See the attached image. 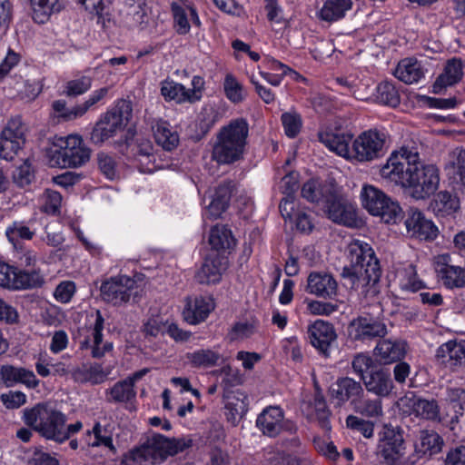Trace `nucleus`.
<instances>
[{
    "label": "nucleus",
    "mask_w": 465,
    "mask_h": 465,
    "mask_svg": "<svg viewBox=\"0 0 465 465\" xmlns=\"http://www.w3.org/2000/svg\"><path fill=\"white\" fill-rule=\"evenodd\" d=\"M381 176L405 189L415 200H425L434 194L440 184L439 169L420 161L414 148L401 147L391 153L380 170Z\"/></svg>",
    "instance_id": "f257e3e1"
},
{
    "label": "nucleus",
    "mask_w": 465,
    "mask_h": 465,
    "mask_svg": "<svg viewBox=\"0 0 465 465\" xmlns=\"http://www.w3.org/2000/svg\"><path fill=\"white\" fill-rule=\"evenodd\" d=\"M350 265L345 266L341 277L352 289L374 286L380 282L381 269L372 247L366 242L355 239L347 246Z\"/></svg>",
    "instance_id": "f03ea898"
},
{
    "label": "nucleus",
    "mask_w": 465,
    "mask_h": 465,
    "mask_svg": "<svg viewBox=\"0 0 465 465\" xmlns=\"http://www.w3.org/2000/svg\"><path fill=\"white\" fill-rule=\"evenodd\" d=\"M83 423L67 424V417L48 403H38L31 408V429L43 438L63 443L81 430Z\"/></svg>",
    "instance_id": "7ed1b4c3"
},
{
    "label": "nucleus",
    "mask_w": 465,
    "mask_h": 465,
    "mask_svg": "<svg viewBox=\"0 0 465 465\" xmlns=\"http://www.w3.org/2000/svg\"><path fill=\"white\" fill-rule=\"evenodd\" d=\"M249 124L244 118L232 120L221 128L212 151V159L220 164L241 160L247 145Z\"/></svg>",
    "instance_id": "20e7f679"
},
{
    "label": "nucleus",
    "mask_w": 465,
    "mask_h": 465,
    "mask_svg": "<svg viewBox=\"0 0 465 465\" xmlns=\"http://www.w3.org/2000/svg\"><path fill=\"white\" fill-rule=\"evenodd\" d=\"M91 156V150L79 135L60 137L46 150V157L51 167L79 168L84 165Z\"/></svg>",
    "instance_id": "39448f33"
},
{
    "label": "nucleus",
    "mask_w": 465,
    "mask_h": 465,
    "mask_svg": "<svg viewBox=\"0 0 465 465\" xmlns=\"http://www.w3.org/2000/svg\"><path fill=\"white\" fill-rule=\"evenodd\" d=\"M140 446L149 460V464L154 465L191 448L193 440L189 437L168 438L160 433H153Z\"/></svg>",
    "instance_id": "423d86ee"
},
{
    "label": "nucleus",
    "mask_w": 465,
    "mask_h": 465,
    "mask_svg": "<svg viewBox=\"0 0 465 465\" xmlns=\"http://www.w3.org/2000/svg\"><path fill=\"white\" fill-rule=\"evenodd\" d=\"M26 127L20 116L11 118L0 134V158L13 161L23 150L25 143Z\"/></svg>",
    "instance_id": "0eeeda50"
},
{
    "label": "nucleus",
    "mask_w": 465,
    "mask_h": 465,
    "mask_svg": "<svg viewBox=\"0 0 465 465\" xmlns=\"http://www.w3.org/2000/svg\"><path fill=\"white\" fill-rule=\"evenodd\" d=\"M323 210L328 218L335 223L351 228H358L361 224L355 206L338 193L337 187L327 198Z\"/></svg>",
    "instance_id": "6e6552de"
},
{
    "label": "nucleus",
    "mask_w": 465,
    "mask_h": 465,
    "mask_svg": "<svg viewBox=\"0 0 465 465\" xmlns=\"http://www.w3.org/2000/svg\"><path fill=\"white\" fill-rule=\"evenodd\" d=\"M136 282L126 275L111 277L102 282L100 287L103 301L114 306L127 303L133 294L136 293Z\"/></svg>",
    "instance_id": "1a4fd4ad"
},
{
    "label": "nucleus",
    "mask_w": 465,
    "mask_h": 465,
    "mask_svg": "<svg viewBox=\"0 0 465 465\" xmlns=\"http://www.w3.org/2000/svg\"><path fill=\"white\" fill-rule=\"evenodd\" d=\"M348 333L354 341H368L376 338H384L388 329L383 317L363 313L350 322Z\"/></svg>",
    "instance_id": "9d476101"
},
{
    "label": "nucleus",
    "mask_w": 465,
    "mask_h": 465,
    "mask_svg": "<svg viewBox=\"0 0 465 465\" xmlns=\"http://www.w3.org/2000/svg\"><path fill=\"white\" fill-rule=\"evenodd\" d=\"M384 136L377 131L369 130L361 134L351 145V157L358 162H371L382 155Z\"/></svg>",
    "instance_id": "9b49d317"
},
{
    "label": "nucleus",
    "mask_w": 465,
    "mask_h": 465,
    "mask_svg": "<svg viewBox=\"0 0 465 465\" xmlns=\"http://www.w3.org/2000/svg\"><path fill=\"white\" fill-rule=\"evenodd\" d=\"M404 450L405 443L401 429L385 426L380 434L377 455L381 457L387 465H394L404 455Z\"/></svg>",
    "instance_id": "f8f14e48"
},
{
    "label": "nucleus",
    "mask_w": 465,
    "mask_h": 465,
    "mask_svg": "<svg viewBox=\"0 0 465 465\" xmlns=\"http://www.w3.org/2000/svg\"><path fill=\"white\" fill-rule=\"evenodd\" d=\"M5 235L14 249V258L19 266L29 265V252L25 242L29 241V227L23 222H13L5 230Z\"/></svg>",
    "instance_id": "ddd939ff"
},
{
    "label": "nucleus",
    "mask_w": 465,
    "mask_h": 465,
    "mask_svg": "<svg viewBox=\"0 0 465 465\" xmlns=\"http://www.w3.org/2000/svg\"><path fill=\"white\" fill-rule=\"evenodd\" d=\"M363 387L360 381L350 377L339 378L330 388V399L336 407H341L348 401L352 402L363 395Z\"/></svg>",
    "instance_id": "4468645a"
},
{
    "label": "nucleus",
    "mask_w": 465,
    "mask_h": 465,
    "mask_svg": "<svg viewBox=\"0 0 465 465\" xmlns=\"http://www.w3.org/2000/svg\"><path fill=\"white\" fill-rule=\"evenodd\" d=\"M311 344L324 356H329L331 344L337 339L333 325L323 320H317L308 327Z\"/></svg>",
    "instance_id": "2eb2a0df"
},
{
    "label": "nucleus",
    "mask_w": 465,
    "mask_h": 465,
    "mask_svg": "<svg viewBox=\"0 0 465 465\" xmlns=\"http://www.w3.org/2000/svg\"><path fill=\"white\" fill-rule=\"evenodd\" d=\"M407 231L412 237L420 240L431 241L438 235L437 226L425 218L424 214L417 209H410L405 220Z\"/></svg>",
    "instance_id": "dca6fc26"
},
{
    "label": "nucleus",
    "mask_w": 465,
    "mask_h": 465,
    "mask_svg": "<svg viewBox=\"0 0 465 465\" xmlns=\"http://www.w3.org/2000/svg\"><path fill=\"white\" fill-rule=\"evenodd\" d=\"M362 383L368 392L380 398L388 397L394 389L391 372L381 367L371 370Z\"/></svg>",
    "instance_id": "f3484780"
},
{
    "label": "nucleus",
    "mask_w": 465,
    "mask_h": 465,
    "mask_svg": "<svg viewBox=\"0 0 465 465\" xmlns=\"http://www.w3.org/2000/svg\"><path fill=\"white\" fill-rule=\"evenodd\" d=\"M306 291L324 299H332L337 295L338 284L331 274L312 272L307 278Z\"/></svg>",
    "instance_id": "a211bd4d"
},
{
    "label": "nucleus",
    "mask_w": 465,
    "mask_h": 465,
    "mask_svg": "<svg viewBox=\"0 0 465 465\" xmlns=\"http://www.w3.org/2000/svg\"><path fill=\"white\" fill-rule=\"evenodd\" d=\"M226 264L225 258L219 253L209 254L195 274L197 282L200 284L219 282L222 272L226 269Z\"/></svg>",
    "instance_id": "6ab92c4d"
},
{
    "label": "nucleus",
    "mask_w": 465,
    "mask_h": 465,
    "mask_svg": "<svg viewBox=\"0 0 465 465\" xmlns=\"http://www.w3.org/2000/svg\"><path fill=\"white\" fill-rule=\"evenodd\" d=\"M0 286L12 290H25L29 287V273L5 262H0Z\"/></svg>",
    "instance_id": "aec40b11"
},
{
    "label": "nucleus",
    "mask_w": 465,
    "mask_h": 465,
    "mask_svg": "<svg viewBox=\"0 0 465 465\" xmlns=\"http://www.w3.org/2000/svg\"><path fill=\"white\" fill-rule=\"evenodd\" d=\"M407 343L401 340H380L373 350L374 356L383 364H391L404 358Z\"/></svg>",
    "instance_id": "412c9836"
},
{
    "label": "nucleus",
    "mask_w": 465,
    "mask_h": 465,
    "mask_svg": "<svg viewBox=\"0 0 465 465\" xmlns=\"http://www.w3.org/2000/svg\"><path fill=\"white\" fill-rule=\"evenodd\" d=\"M437 361L451 371L465 364V347L455 341L440 345L436 353Z\"/></svg>",
    "instance_id": "4be33fe9"
},
{
    "label": "nucleus",
    "mask_w": 465,
    "mask_h": 465,
    "mask_svg": "<svg viewBox=\"0 0 465 465\" xmlns=\"http://www.w3.org/2000/svg\"><path fill=\"white\" fill-rule=\"evenodd\" d=\"M444 171L451 183L465 186V149L458 147L448 153Z\"/></svg>",
    "instance_id": "5701e85b"
},
{
    "label": "nucleus",
    "mask_w": 465,
    "mask_h": 465,
    "mask_svg": "<svg viewBox=\"0 0 465 465\" xmlns=\"http://www.w3.org/2000/svg\"><path fill=\"white\" fill-rule=\"evenodd\" d=\"M301 408L309 419H316L322 429L326 430H331L329 420L330 411L322 394L317 393L313 397L304 400Z\"/></svg>",
    "instance_id": "b1692460"
},
{
    "label": "nucleus",
    "mask_w": 465,
    "mask_h": 465,
    "mask_svg": "<svg viewBox=\"0 0 465 465\" xmlns=\"http://www.w3.org/2000/svg\"><path fill=\"white\" fill-rule=\"evenodd\" d=\"M104 325V319L102 315V312L97 310L95 312V321L93 326L92 336H93V344H90V340L88 338L84 339L80 342L81 349H87L89 347L92 348L91 354L94 358H101L106 352L113 350L112 342H104L102 346L103 342V330Z\"/></svg>",
    "instance_id": "393cba45"
},
{
    "label": "nucleus",
    "mask_w": 465,
    "mask_h": 465,
    "mask_svg": "<svg viewBox=\"0 0 465 465\" xmlns=\"http://www.w3.org/2000/svg\"><path fill=\"white\" fill-rule=\"evenodd\" d=\"M460 207V199L456 193L449 191H440L434 194L429 209L438 217H448L456 213Z\"/></svg>",
    "instance_id": "a878e982"
},
{
    "label": "nucleus",
    "mask_w": 465,
    "mask_h": 465,
    "mask_svg": "<svg viewBox=\"0 0 465 465\" xmlns=\"http://www.w3.org/2000/svg\"><path fill=\"white\" fill-rule=\"evenodd\" d=\"M319 140L338 155L345 158L351 157L350 143L352 141V134L340 131L321 132Z\"/></svg>",
    "instance_id": "bb28decb"
},
{
    "label": "nucleus",
    "mask_w": 465,
    "mask_h": 465,
    "mask_svg": "<svg viewBox=\"0 0 465 465\" xmlns=\"http://www.w3.org/2000/svg\"><path fill=\"white\" fill-rule=\"evenodd\" d=\"M283 412L279 407L270 406L256 420L257 427L264 435L277 436L282 430Z\"/></svg>",
    "instance_id": "cd10ccee"
},
{
    "label": "nucleus",
    "mask_w": 465,
    "mask_h": 465,
    "mask_svg": "<svg viewBox=\"0 0 465 465\" xmlns=\"http://www.w3.org/2000/svg\"><path fill=\"white\" fill-rule=\"evenodd\" d=\"M411 413L416 417L435 420L439 418L440 409L435 400H426L416 395L405 396L402 400Z\"/></svg>",
    "instance_id": "c85d7f7f"
},
{
    "label": "nucleus",
    "mask_w": 465,
    "mask_h": 465,
    "mask_svg": "<svg viewBox=\"0 0 465 465\" xmlns=\"http://www.w3.org/2000/svg\"><path fill=\"white\" fill-rule=\"evenodd\" d=\"M213 309L212 299L199 296L193 300L188 299L183 314L188 323L197 324L203 322Z\"/></svg>",
    "instance_id": "c756f323"
},
{
    "label": "nucleus",
    "mask_w": 465,
    "mask_h": 465,
    "mask_svg": "<svg viewBox=\"0 0 465 465\" xmlns=\"http://www.w3.org/2000/svg\"><path fill=\"white\" fill-rule=\"evenodd\" d=\"M336 185L333 183L321 182L317 179H311L303 183L302 196L311 203H326Z\"/></svg>",
    "instance_id": "7c9ffc66"
},
{
    "label": "nucleus",
    "mask_w": 465,
    "mask_h": 465,
    "mask_svg": "<svg viewBox=\"0 0 465 465\" xmlns=\"http://www.w3.org/2000/svg\"><path fill=\"white\" fill-rule=\"evenodd\" d=\"M394 75L400 81L411 84L419 82L424 76V70L416 59L405 58L399 62Z\"/></svg>",
    "instance_id": "2f4dec72"
},
{
    "label": "nucleus",
    "mask_w": 465,
    "mask_h": 465,
    "mask_svg": "<svg viewBox=\"0 0 465 465\" xmlns=\"http://www.w3.org/2000/svg\"><path fill=\"white\" fill-rule=\"evenodd\" d=\"M109 371H104L101 364H82L75 368L74 377L75 381L81 383L101 384L109 375Z\"/></svg>",
    "instance_id": "473e14b6"
},
{
    "label": "nucleus",
    "mask_w": 465,
    "mask_h": 465,
    "mask_svg": "<svg viewBox=\"0 0 465 465\" xmlns=\"http://www.w3.org/2000/svg\"><path fill=\"white\" fill-rule=\"evenodd\" d=\"M444 446L443 438L434 430H422L420 435V443L416 444L415 450L422 456L431 457L440 453Z\"/></svg>",
    "instance_id": "72a5a7b5"
},
{
    "label": "nucleus",
    "mask_w": 465,
    "mask_h": 465,
    "mask_svg": "<svg viewBox=\"0 0 465 465\" xmlns=\"http://www.w3.org/2000/svg\"><path fill=\"white\" fill-rule=\"evenodd\" d=\"M248 405L249 399L244 392L239 390L230 392L225 404L228 420L235 424L247 412Z\"/></svg>",
    "instance_id": "f704fd0d"
},
{
    "label": "nucleus",
    "mask_w": 465,
    "mask_h": 465,
    "mask_svg": "<svg viewBox=\"0 0 465 465\" xmlns=\"http://www.w3.org/2000/svg\"><path fill=\"white\" fill-rule=\"evenodd\" d=\"M152 130L157 144L166 151H172L179 143V136L176 132H173L169 124L163 120H157L153 125Z\"/></svg>",
    "instance_id": "c9c22d12"
},
{
    "label": "nucleus",
    "mask_w": 465,
    "mask_h": 465,
    "mask_svg": "<svg viewBox=\"0 0 465 465\" xmlns=\"http://www.w3.org/2000/svg\"><path fill=\"white\" fill-rule=\"evenodd\" d=\"M438 277L450 289L461 288L465 285V269L443 263L436 269Z\"/></svg>",
    "instance_id": "e433bc0d"
},
{
    "label": "nucleus",
    "mask_w": 465,
    "mask_h": 465,
    "mask_svg": "<svg viewBox=\"0 0 465 465\" xmlns=\"http://www.w3.org/2000/svg\"><path fill=\"white\" fill-rule=\"evenodd\" d=\"M122 129L123 128L110 117V114H104L95 124L91 133V140L95 144H102L104 141L114 136L115 134Z\"/></svg>",
    "instance_id": "4c0bfd02"
},
{
    "label": "nucleus",
    "mask_w": 465,
    "mask_h": 465,
    "mask_svg": "<svg viewBox=\"0 0 465 465\" xmlns=\"http://www.w3.org/2000/svg\"><path fill=\"white\" fill-rule=\"evenodd\" d=\"M352 409L364 417L378 418L382 415V401L380 397L372 399L363 391V395L353 401Z\"/></svg>",
    "instance_id": "58836bf2"
},
{
    "label": "nucleus",
    "mask_w": 465,
    "mask_h": 465,
    "mask_svg": "<svg viewBox=\"0 0 465 465\" xmlns=\"http://www.w3.org/2000/svg\"><path fill=\"white\" fill-rule=\"evenodd\" d=\"M462 77L461 62L457 59L450 60L441 74L433 84L434 92L437 93L444 87L458 83Z\"/></svg>",
    "instance_id": "ea45409f"
},
{
    "label": "nucleus",
    "mask_w": 465,
    "mask_h": 465,
    "mask_svg": "<svg viewBox=\"0 0 465 465\" xmlns=\"http://www.w3.org/2000/svg\"><path fill=\"white\" fill-rule=\"evenodd\" d=\"M387 198L383 192L371 185L364 186L361 192L362 205L371 214L380 213Z\"/></svg>",
    "instance_id": "a19ab883"
},
{
    "label": "nucleus",
    "mask_w": 465,
    "mask_h": 465,
    "mask_svg": "<svg viewBox=\"0 0 465 465\" xmlns=\"http://www.w3.org/2000/svg\"><path fill=\"white\" fill-rule=\"evenodd\" d=\"M109 92V87H102L93 92V94L81 104L73 107L66 114H64L66 121L74 120L83 116L89 109L101 102Z\"/></svg>",
    "instance_id": "79ce46f5"
},
{
    "label": "nucleus",
    "mask_w": 465,
    "mask_h": 465,
    "mask_svg": "<svg viewBox=\"0 0 465 465\" xmlns=\"http://www.w3.org/2000/svg\"><path fill=\"white\" fill-rule=\"evenodd\" d=\"M105 394L109 396L107 398L109 402H127L135 397L136 392L132 381L126 378L117 381L105 391Z\"/></svg>",
    "instance_id": "37998d69"
},
{
    "label": "nucleus",
    "mask_w": 465,
    "mask_h": 465,
    "mask_svg": "<svg viewBox=\"0 0 465 465\" xmlns=\"http://www.w3.org/2000/svg\"><path fill=\"white\" fill-rule=\"evenodd\" d=\"M185 358L194 368H210L218 364L221 355L210 349H201L186 353Z\"/></svg>",
    "instance_id": "c03bdc74"
},
{
    "label": "nucleus",
    "mask_w": 465,
    "mask_h": 465,
    "mask_svg": "<svg viewBox=\"0 0 465 465\" xmlns=\"http://www.w3.org/2000/svg\"><path fill=\"white\" fill-rule=\"evenodd\" d=\"M351 5V0H326L320 12L321 18L328 22L336 21L343 17Z\"/></svg>",
    "instance_id": "a18cd8bd"
},
{
    "label": "nucleus",
    "mask_w": 465,
    "mask_h": 465,
    "mask_svg": "<svg viewBox=\"0 0 465 465\" xmlns=\"http://www.w3.org/2000/svg\"><path fill=\"white\" fill-rule=\"evenodd\" d=\"M209 243L216 251L230 250L235 245V240L227 227L216 225L210 232Z\"/></svg>",
    "instance_id": "49530a36"
},
{
    "label": "nucleus",
    "mask_w": 465,
    "mask_h": 465,
    "mask_svg": "<svg viewBox=\"0 0 465 465\" xmlns=\"http://www.w3.org/2000/svg\"><path fill=\"white\" fill-rule=\"evenodd\" d=\"M33 2L35 4L33 6L32 18L38 24L45 23L53 13L60 9L57 0H31V4Z\"/></svg>",
    "instance_id": "de8ad7c7"
},
{
    "label": "nucleus",
    "mask_w": 465,
    "mask_h": 465,
    "mask_svg": "<svg viewBox=\"0 0 465 465\" xmlns=\"http://www.w3.org/2000/svg\"><path fill=\"white\" fill-rule=\"evenodd\" d=\"M161 93L166 100H174L179 104L191 103L187 88L173 81L163 82Z\"/></svg>",
    "instance_id": "09e8293b"
},
{
    "label": "nucleus",
    "mask_w": 465,
    "mask_h": 465,
    "mask_svg": "<svg viewBox=\"0 0 465 465\" xmlns=\"http://www.w3.org/2000/svg\"><path fill=\"white\" fill-rule=\"evenodd\" d=\"M94 434V441L88 442L90 447H106L112 451H115V448L113 443L112 432L109 430L107 426H102L100 422H95L92 430L88 431V435Z\"/></svg>",
    "instance_id": "8fccbe9b"
},
{
    "label": "nucleus",
    "mask_w": 465,
    "mask_h": 465,
    "mask_svg": "<svg viewBox=\"0 0 465 465\" xmlns=\"http://www.w3.org/2000/svg\"><path fill=\"white\" fill-rule=\"evenodd\" d=\"M105 114H110V117L124 129L128 124L133 115L132 103L131 101L121 99L111 111Z\"/></svg>",
    "instance_id": "3c124183"
},
{
    "label": "nucleus",
    "mask_w": 465,
    "mask_h": 465,
    "mask_svg": "<svg viewBox=\"0 0 465 465\" xmlns=\"http://www.w3.org/2000/svg\"><path fill=\"white\" fill-rule=\"evenodd\" d=\"M377 100L386 105L392 107L400 104V94L398 90L390 82H382L377 87Z\"/></svg>",
    "instance_id": "603ef678"
},
{
    "label": "nucleus",
    "mask_w": 465,
    "mask_h": 465,
    "mask_svg": "<svg viewBox=\"0 0 465 465\" xmlns=\"http://www.w3.org/2000/svg\"><path fill=\"white\" fill-rule=\"evenodd\" d=\"M400 285L406 291L416 292L422 288V282L417 278L416 267L413 264L407 265L399 272Z\"/></svg>",
    "instance_id": "864d4df0"
},
{
    "label": "nucleus",
    "mask_w": 465,
    "mask_h": 465,
    "mask_svg": "<svg viewBox=\"0 0 465 465\" xmlns=\"http://www.w3.org/2000/svg\"><path fill=\"white\" fill-rule=\"evenodd\" d=\"M223 89L226 97L233 104H239L245 98L242 85L232 74L225 76Z\"/></svg>",
    "instance_id": "5fc2aeb1"
},
{
    "label": "nucleus",
    "mask_w": 465,
    "mask_h": 465,
    "mask_svg": "<svg viewBox=\"0 0 465 465\" xmlns=\"http://www.w3.org/2000/svg\"><path fill=\"white\" fill-rule=\"evenodd\" d=\"M93 80L90 76L83 75L80 78L68 81L64 85V94L68 97H75L86 93L92 87Z\"/></svg>",
    "instance_id": "6e6d98bb"
},
{
    "label": "nucleus",
    "mask_w": 465,
    "mask_h": 465,
    "mask_svg": "<svg viewBox=\"0 0 465 465\" xmlns=\"http://www.w3.org/2000/svg\"><path fill=\"white\" fill-rule=\"evenodd\" d=\"M386 202L387 203L382 204V210L372 215L380 216L386 223H397V222L402 218V210L400 205L391 198L388 197Z\"/></svg>",
    "instance_id": "4d7b16f0"
},
{
    "label": "nucleus",
    "mask_w": 465,
    "mask_h": 465,
    "mask_svg": "<svg viewBox=\"0 0 465 465\" xmlns=\"http://www.w3.org/2000/svg\"><path fill=\"white\" fill-rule=\"evenodd\" d=\"M374 360L368 353L360 352L353 356L351 361V368L361 381L367 377V372L373 369Z\"/></svg>",
    "instance_id": "13d9d810"
},
{
    "label": "nucleus",
    "mask_w": 465,
    "mask_h": 465,
    "mask_svg": "<svg viewBox=\"0 0 465 465\" xmlns=\"http://www.w3.org/2000/svg\"><path fill=\"white\" fill-rule=\"evenodd\" d=\"M149 7L146 5L134 7L129 10H125L126 12V20L131 27H141L143 28L149 22L148 15Z\"/></svg>",
    "instance_id": "bf43d9fd"
},
{
    "label": "nucleus",
    "mask_w": 465,
    "mask_h": 465,
    "mask_svg": "<svg viewBox=\"0 0 465 465\" xmlns=\"http://www.w3.org/2000/svg\"><path fill=\"white\" fill-rule=\"evenodd\" d=\"M267 465H300L301 460L283 451L271 450L265 457Z\"/></svg>",
    "instance_id": "052dcab7"
},
{
    "label": "nucleus",
    "mask_w": 465,
    "mask_h": 465,
    "mask_svg": "<svg viewBox=\"0 0 465 465\" xmlns=\"http://www.w3.org/2000/svg\"><path fill=\"white\" fill-rule=\"evenodd\" d=\"M346 425L348 428L361 432L365 438L370 439L373 436L374 424L370 420L349 415L346 419Z\"/></svg>",
    "instance_id": "680f3d73"
},
{
    "label": "nucleus",
    "mask_w": 465,
    "mask_h": 465,
    "mask_svg": "<svg viewBox=\"0 0 465 465\" xmlns=\"http://www.w3.org/2000/svg\"><path fill=\"white\" fill-rule=\"evenodd\" d=\"M282 123L286 135L290 138L295 137L302 127L301 116L296 113L282 114Z\"/></svg>",
    "instance_id": "e2e57ef3"
},
{
    "label": "nucleus",
    "mask_w": 465,
    "mask_h": 465,
    "mask_svg": "<svg viewBox=\"0 0 465 465\" xmlns=\"http://www.w3.org/2000/svg\"><path fill=\"white\" fill-rule=\"evenodd\" d=\"M255 331L253 324L248 322H239L232 325L228 332V339L231 341L243 340L251 337Z\"/></svg>",
    "instance_id": "0e129e2a"
},
{
    "label": "nucleus",
    "mask_w": 465,
    "mask_h": 465,
    "mask_svg": "<svg viewBox=\"0 0 465 465\" xmlns=\"http://www.w3.org/2000/svg\"><path fill=\"white\" fill-rule=\"evenodd\" d=\"M25 371L24 369H16L13 366H2L0 375L6 386H12L15 382L23 381L26 383Z\"/></svg>",
    "instance_id": "69168bd1"
},
{
    "label": "nucleus",
    "mask_w": 465,
    "mask_h": 465,
    "mask_svg": "<svg viewBox=\"0 0 465 465\" xmlns=\"http://www.w3.org/2000/svg\"><path fill=\"white\" fill-rule=\"evenodd\" d=\"M76 292L75 283L72 281H64L60 282L54 292L56 301L62 303L69 302Z\"/></svg>",
    "instance_id": "338daca9"
},
{
    "label": "nucleus",
    "mask_w": 465,
    "mask_h": 465,
    "mask_svg": "<svg viewBox=\"0 0 465 465\" xmlns=\"http://www.w3.org/2000/svg\"><path fill=\"white\" fill-rule=\"evenodd\" d=\"M444 465H465V445L451 447L446 452Z\"/></svg>",
    "instance_id": "774afa93"
}]
</instances>
